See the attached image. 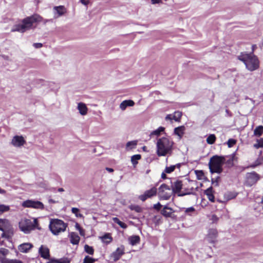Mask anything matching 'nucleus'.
Instances as JSON below:
<instances>
[{"label": "nucleus", "mask_w": 263, "mask_h": 263, "mask_svg": "<svg viewBox=\"0 0 263 263\" xmlns=\"http://www.w3.org/2000/svg\"><path fill=\"white\" fill-rule=\"evenodd\" d=\"M174 142L167 137H162L157 140L156 143L157 154L158 156H165L171 154L173 149Z\"/></svg>", "instance_id": "nucleus-1"}, {"label": "nucleus", "mask_w": 263, "mask_h": 263, "mask_svg": "<svg viewBox=\"0 0 263 263\" xmlns=\"http://www.w3.org/2000/svg\"><path fill=\"white\" fill-rule=\"evenodd\" d=\"M42 17L37 15L34 14L31 16L27 17L22 21V24L15 25L12 29V32H24L30 29L34 23L41 22Z\"/></svg>", "instance_id": "nucleus-2"}, {"label": "nucleus", "mask_w": 263, "mask_h": 263, "mask_svg": "<svg viewBox=\"0 0 263 263\" xmlns=\"http://www.w3.org/2000/svg\"><path fill=\"white\" fill-rule=\"evenodd\" d=\"M238 59L242 61L246 65V68L251 71L257 69L259 66V61L253 53H241Z\"/></svg>", "instance_id": "nucleus-3"}, {"label": "nucleus", "mask_w": 263, "mask_h": 263, "mask_svg": "<svg viewBox=\"0 0 263 263\" xmlns=\"http://www.w3.org/2000/svg\"><path fill=\"white\" fill-rule=\"evenodd\" d=\"M225 162V158L222 156L217 155L211 158L209 162L210 171L212 174H220L222 172V165Z\"/></svg>", "instance_id": "nucleus-4"}, {"label": "nucleus", "mask_w": 263, "mask_h": 263, "mask_svg": "<svg viewBox=\"0 0 263 263\" xmlns=\"http://www.w3.org/2000/svg\"><path fill=\"white\" fill-rule=\"evenodd\" d=\"M19 228L21 231L25 234L29 233L31 231L38 228L37 220L36 218H33V221L31 219L26 218L22 219L19 222Z\"/></svg>", "instance_id": "nucleus-5"}, {"label": "nucleus", "mask_w": 263, "mask_h": 263, "mask_svg": "<svg viewBox=\"0 0 263 263\" xmlns=\"http://www.w3.org/2000/svg\"><path fill=\"white\" fill-rule=\"evenodd\" d=\"M67 225L63 220L58 219H52L50 221L49 228L51 233L58 235L66 231Z\"/></svg>", "instance_id": "nucleus-6"}, {"label": "nucleus", "mask_w": 263, "mask_h": 263, "mask_svg": "<svg viewBox=\"0 0 263 263\" xmlns=\"http://www.w3.org/2000/svg\"><path fill=\"white\" fill-rule=\"evenodd\" d=\"M172 194L171 189L165 184H161L158 189V195L160 200H168Z\"/></svg>", "instance_id": "nucleus-7"}, {"label": "nucleus", "mask_w": 263, "mask_h": 263, "mask_svg": "<svg viewBox=\"0 0 263 263\" xmlns=\"http://www.w3.org/2000/svg\"><path fill=\"white\" fill-rule=\"evenodd\" d=\"M22 205L24 208H31L40 210H42L44 208V204L42 202L33 200H27L24 201L22 203Z\"/></svg>", "instance_id": "nucleus-8"}, {"label": "nucleus", "mask_w": 263, "mask_h": 263, "mask_svg": "<svg viewBox=\"0 0 263 263\" xmlns=\"http://www.w3.org/2000/svg\"><path fill=\"white\" fill-rule=\"evenodd\" d=\"M259 179V175L255 172L248 173L246 176V184L247 185L251 186L256 183Z\"/></svg>", "instance_id": "nucleus-9"}, {"label": "nucleus", "mask_w": 263, "mask_h": 263, "mask_svg": "<svg viewBox=\"0 0 263 263\" xmlns=\"http://www.w3.org/2000/svg\"><path fill=\"white\" fill-rule=\"evenodd\" d=\"M182 187V181L180 180H175L174 182H172V191L173 193L178 194V196H183L187 195L186 193H180Z\"/></svg>", "instance_id": "nucleus-10"}, {"label": "nucleus", "mask_w": 263, "mask_h": 263, "mask_svg": "<svg viewBox=\"0 0 263 263\" xmlns=\"http://www.w3.org/2000/svg\"><path fill=\"white\" fill-rule=\"evenodd\" d=\"M157 189L156 187H153L150 190L146 191L143 194L139 196V199L142 201H145L147 198H152L157 194Z\"/></svg>", "instance_id": "nucleus-11"}, {"label": "nucleus", "mask_w": 263, "mask_h": 263, "mask_svg": "<svg viewBox=\"0 0 263 263\" xmlns=\"http://www.w3.org/2000/svg\"><path fill=\"white\" fill-rule=\"evenodd\" d=\"M26 141L22 136H14L11 141V144L15 147H21L23 146Z\"/></svg>", "instance_id": "nucleus-12"}, {"label": "nucleus", "mask_w": 263, "mask_h": 263, "mask_svg": "<svg viewBox=\"0 0 263 263\" xmlns=\"http://www.w3.org/2000/svg\"><path fill=\"white\" fill-rule=\"evenodd\" d=\"M218 236V232L216 229H211L208 231L206 236L207 241L211 243H215Z\"/></svg>", "instance_id": "nucleus-13"}, {"label": "nucleus", "mask_w": 263, "mask_h": 263, "mask_svg": "<svg viewBox=\"0 0 263 263\" xmlns=\"http://www.w3.org/2000/svg\"><path fill=\"white\" fill-rule=\"evenodd\" d=\"M124 254V247L123 246L118 248L111 255L114 261L118 260L121 256Z\"/></svg>", "instance_id": "nucleus-14"}, {"label": "nucleus", "mask_w": 263, "mask_h": 263, "mask_svg": "<svg viewBox=\"0 0 263 263\" xmlns=\"http://www.w3.org/2000/svg\"><path fill=\"white\" fill-rule=\"evenodd\" d=\"M39 253L42 258L46 259H49V249L47 247L42 245L39 249Z\"/></svg>", "instance_id": "nucleus-15"}, {"label": "nucleus", "mask_w": 263, "mask_h": 263, "mask_svg": "<svg viewBox=\"0 0 263 263\" xmlns=\"http://www.w3.org/2000/svg\"><path fill=\"white\" fill-rule=\"evenodd\" d=\"M54 17L58 18L63 15L66 11L65 8L63 6H55L53 8Z\"/></svg>", "instance_id": "nucleus-16"}, {"label": "nucleus", "mask_w": 263, "mask_h": 263, "mask_svg": "<svg viewBox=\"0 0 263 263\" xmlns=\"http://www.w3.org/2000/svg\"><path fill=\"white\" fill-rule=\"evenodd\" d=\"M33 247V245L30 243H24L20 245L18 249L21 252L27 253L28 251L31 249Z\"/></svg>", "instance_id": "nucleus-17"}, {"label": "nucleus", "mask_w": 263, "mask_h": 263, "mask_svg": "<svg viewBox=\"0 0 263 263\" xmlns=\"http://www.w3.org/2000/svg\"><path fill=\"white\" fill-rule=\"evenodd\" d=\"M135 102L131 100H127L122 101L120 104V108L122 110H125L127 107L133 106Z\"/></svg>", "instance_id": "nucleus-18"}, {"label": "nucleus", "mask_w": 263, "mask_h": 263, "mask_svg": "<svg viewBox=\"0 0 263 263\" xmlns=\"http://www.w3.org/2000/svg\"><path fill=\"white\" fill-rule=\"evenodd\" d=\"M70 242L73 245H78L80 241V237L74 232H71L69 234Z\"/></svg>", "instance_id": "nucleus-19"}, {"label": "nucleus", "mask_w": 263, "mask_h": 263, "mask_svg": "<svg viewBox=\"0 0 263 263\" xmlns=\"http://www.w3.org/2000/svg\"><path fill=\"white\" fill-rule=\"evenodd\" d=\"M173 212L174 211L172 208L165 205L161 211V214L164 217H170Z\"/></svg>", "instance_id": "nucleus-20"}, {"label": "nucleus", "mask_w": 263, "mask_h": 263, "mask_svg": "<svg viewBox=\"0 0 263 263\" xmlns=\"http://www.w3.org/2000/svg\"><path fill=\"white\" fill-rule=\"evenodd\" d=\"M78 109L81 115H85L87 113V107L86 105L83 103H79L78 104Z\"/></svg>", "instance_id": "nucleus-21"}, {"label": "nucleus", "mask_w": 263, "mask_h": 263, "mask_svg": "<svg viewBox=\"0 0 263 263\" xmlns=\"http://www.w3.org/2000/svg\"><path fill=\"white\" fill-rule=\"evenodd\" d=\"M185 127L184 126H180L174 129V134L177 135L179 139H181L184 134Z\"/></svg>", "instance_id": "nucleus-22"}, {"label": "nucleus", "mask_w": 263, "mask_h": 263, "mask_svg": "<svg viewBox=\"0 0 263 263\" xmlns=\"http://www.w3.org/2000/svg\"><path fill=\"white\" fill-rule=\"evenodd\" d=\"M204 194L207 196L210 201L214 202L215 197L213 194V189L212 187H210L206 189L204 191Z\"/></svg>", "instance_id": "nucleus-23"}, {"label": "nucleus", "mask_w": 263, "mask_h": 263, "mask_svg": "<svg viewBox=\"0 0 263 263\" xmlns=\"http://www.w3.org/2000/svg\"><path fill=\"white\" fill-rule=\"evenodd\" d=\"M128 240L131 245L135 246L140 242V238L139 236L133 235L129 237Z\"/></svg>", "instance_id": "nucleus-24"}, {"label": "nucleus", "mask_w": 263, "mask_h": 263, "mask_svg": "<svg viewBox=\"0 0 263 263\" xmlns=\"http://www.w3.org/2000/svg\"><path fill=\"white\" fill-rule=\"evenodd\" d=\"M138 143L137 140L128 141L126 144V150L128 151L136 148Z\"/></svg>", "instance_id": "nucleus-25"}, {"label": "nucleus", "mask_w": 263, "mask_h": 263, "mask_svg": "<svg viewBox=\"0 0 263 263\" xmlns=\"http://www.w3.org/2000/svg\"><path fill=\"white\" fill-rule=\"evenodd\" d=\"M9 250L5 248H1L0 249V262H2V260L3 259H5L7 258L5 257L8 254Z\"/></svg>", "instance_id": "nucleus-26"}, {"label": "nucleus", "mask_w": 263, "mask_h": 263, "mask_svg": "<svg viewBox=\"0 0 263 263\" xmlns=\"http://www.w3.org/2000/svg\"><path fill=\"white\" fill-rule=\"evenodd\" d=\"M237 194L235 192H228L224 194V198L227 200H230L235 198Z\"/></svg>", "instance_id": "nucleus-27"}, {"label": "nucleus", "mask_w": 263, "mask_h": 263, "mask_svg": "<svg viewBox=\"0 0 263 263\" xmlns=\"http://www.w3.org/2000/svg\"><path fill=\"white\" fill-rule=\"evenodd\" d=\"M141 158V156L139 154L135 155L132 156L131 162L134 166H135L137 164L138 161L140 160Z\"/></svg>", "instance_id": "nucleus-28"}, {"label": "nucleus", "mask_w": 263, "mask_h": 263, "mask_svg": "<svg viewBox=\"0 0 263 263\" xmlns=\"http://www.w3.org/2000/svg\"><path fill=\"white\" fill-rule=\"evenodd\" d=\"M263 133V126L261 125L257 126L254 130V135L259 137Z\"/></svg>", "instance_id": "nucleus-29"}, {"label": "nucleus", "mask_w": 263, "mask_h": 263, "mask_svg": "<svg viewBox=\"0 0 263 263\" xmlns=\"http://www.w3.org/2000/svg\"><path fill=\"white\" fill-rule=\"evenodd\" d=\"M165 128L162 126L159 127L157 129H156L155 130H153L151 133V136L153 135H156V136H159L161 133L163 132L164 131Z\"/></svg>", "instance_id": "nucleus-30"}, {"label": "nucleus", "mask_w": 263, "mask_h": 263, "mask_svg": "<svg viewBox=\"0 0 263 263\" xmlns=\"http://www.w3.org/2000/svg\"><path fill=\"white\" fill-rule=\"evenodd\" d=\"M102 239L106 244L109 243L112 241V238L109 234H106L102 236Z\"/></svg>", "instance_id": "nucleus-31"}, {"label": "nucleus", "mask_w": 263, "mask_h": 263, "mask_svg": "<svg viewBox=\"0 0 263 263\" xmlns=\"http://www.w3.org/2000/svg\"><path fill=\"white\" fill-rule=\"evenodd\" d=\"M176 166H177L178 167H179L180 164H177V165H171L170 166L166 167L165 169L164 170L165 173L170 174V173L173 172L175 170Z\"/></svg>", "instance_id": "nucleus-32"}, {"label": "nucleus", "mask_w": 263, "mask_h": 263, "mask_svg": "<svg viewBox=\"0 0 263 263\" xmlns=\"http://www.w3.org/2000/svg\"><path fill=\"white\" fill-rule=\"evenodd\" d=\"M216 140V137L214 134L210 135L206 138V142L209 144H213Z\"/></svg>", "instance_id": "nucleus-33"}, {"label": "nucleus", "mask_w": 263, "mask_h": 263, "mask_svg": "<svg viewBox=\"0 0 263 263\" xmlns=\"http://www.w3.org/2000/svg\"><path fill=\"white\" fill-rule=\"evenodd\" d=\"M1 263H22V261L17 259H10L6 258L2 260Z\"/></svg>", "instance_id": "nucleus-34"}, {"label": "nucleus", "mask_w": 263, "mask_h": 263, "mask_svg": "<svg viewBox=\"0 0 263 263\" xmlns=\"http://www.w3.org/2000/svg\"><path fill=\"white\" fill-rule=\"evenodd\" d=\"M84 250L87 253L90 255H92L94 252L93 248L88 246V245H85L84 246Z\"/></svg>", "instance_id": "nucleus-35"}, {"label": "nucleus", "mask_w": 263, "mask_h": 263, "mask_svg": "<svg viewBox=\"0 0 263 263\" xmlns=\"http://www.w3.org/2000/svg\"><path fill=\"white\" fill-rule=\"evenodd\" d=\"M182 116V112L179 111H175L173 115V120L176 121H178Z\"/></svg>", "instance_id": "nucleus-36"}, {"label": "nucleus", "mask_w": 263, "mask_h": 263, "mask_svg": "<svg viewBox=\"0 0 263 263\" xmlns=\"http://www.w3.org/2000/svg\"><path fill=\"white\" fill-rule=\"evenodd\" d=\"M10 210V207L8 205L5 204H0V213L7 212Z\"/></svg>", "instance_id": "nucleus-37"}, {"label": "nucleus", "mask_w": 263, "mask_h": 263, "mask_svg": "<svg viewBox=\"0 0 263 263\" xmlns=\"http://www.w3.org/2000/svg\"><path fill=\"white\" fill-rule=\"evenodd\" d=\"M71 212L73 214H75V215L77 217H82L83 215L81 213H80L79 210L77 208H72L71 209Z\"/></svg>", "instance_id": "nucleus-38"}, {"label": "nucleus", "mask_w": 263, "mask_h": 263, "mask_svg": "<svg viewBox=\"0 0 263 263\" xmlns=\"http://www.w3.org/2000/svg\"><path fill=\"white\" fill-rule=\"evenodd\" d=\"M95 261V259L86 256L83 260V263H94Z\"/></svg>", "instance_id": "nucleus-39"}, {"label": "nucleus", "mask_w": 263, "mask_h": 263, "mask_svg": "<svg viewBox=\"0 0 263 263\" xmlns=\"http://www.w3.org/2000/svg\"><path fill=\"white\" fill-rule=\"evenodd\" d=\"M195 211V208L192 206L185 209L184 212L186 214H188L190 216H191L192 215V213H194Z\"/></svg>", "instance_id": "nucleus-40"}, {"label": "nucleus", "mask_w": 263, "mask_h": 263, "mask_svg": "<svg viewBox=\"0 0 263 263\" xmlns=\"http://www.w3.org/2000/svg\"><path fill=\"white\" fill-rule=\"evenodd\" d=\"M254 147L258 148L263 147V140L260 139L257 140V143L254 144Z\"/></svg>", "instance_id": "nucleus-41"}, {"label": "nucleus", "mask_w": 263, "mask_h": 263, "mask_svg": "<svg viewBox=\"0 0 263 263\" xmlns=\"http://www.w3.org/2000/svg\"><path fill=\"white\" fill-rule=\"evenodd\" d=\"M236 143V140L234 139H230L227 142V145L229 147H233Z\"/></svg>", "instance_id": "nucleus-42"}, {"label": "nucleus", "mask_w": 263, "mask_h": 263, "mask_svg": "<svg viewBox=\"0 0 263 263\" xmlns=\"http://www.w3.org/2000/svg\"><path fill=\"white\" fill-rule=\"evenodd\" d=\"M196 174L197 175L198 179H201L203 176V173L202 171H196Z\"/></svg>", "instance_id": "nucleus-43"}, {"label": "nucleus", "mask_w": 263, "mask_h": 263, "mask_svg": "<svg viewBox=\"0 0 263 263\" xmlns=\"http://www.w3.org/2000/svg\"><path fill=\"white\" fill-rule=\"evenodd\" d=\"M112 220L114 222L117 223L120 227L122 225L123 222L120 221L117 217L112 218Z\"/></svg>", "instance_id": "nucleus-44"}, {"label": "nucleus", "mask_w": 263, "mask_h": 263, "mask_svg": "<svg viewBox=\"0 0 263 263\" xmlns=\"http://www.w3.org/2000/svg\"><path fill=\"white\" fill-rule=\"evenodd\" d=\"M52 261H53V262H54V263H69V261H66V260L61 261V260L56 259H52Z\"/></svg>", "instance_id": "nucleus-45"}, {"label": "nucleus", "mask_w": 263, "mask_h": 263, "mask_svg": "<svg viewBox=\"0 0 263 263\" xmlns=\"http://www.w3.org/2000/svg\"><path fill=\"white\" fill-rule=\"evenodd\" d=\"M161 206L162 205L159 202H158L157 203L154 205V208L158 211L160 210Z\"/></svg>", "instance_id": "nucleus-46"}, {"label": "nucleus", "mask_w": 263, "mask_h": 263, "mask_svg": "<svg viewBox=\"0 0 263 263\" xmlns=\"http://www.w3.org/2000/svg\"><path fill=\"white\" fill-rule=\"evenodd\" d=\"M5 222L6 221L4 220L0 219V230L3 232L4 231V228H3V226L5 223Z\"/></svg>", "instance_id": "nucleus-47"}, {"label": "nucleus", "mask_w": 263, "mask_h": 263, "mask_svg": "<svg viewBox=\"0 0 263 263\" xmlns=\"http://www.w3.org/2000/svg\"><path fill=\"white\" fill-rule=\"evenodd\" d=\"M33 46L35 48H40L43 46V45L42 43H34L33 44Z\"/></svg>", "instance_id": "nucleus-48"}, {"label": "nucleus", "mask_w": 263, "mask_h": 263, "mask_svg": "<svg viewBox=\"0 0 263 263\" xmlns=\"http://www.w3.org/2000/svg\"><path fill=\"white\" fill-rule=\"evenodd\" d=\"M166 120H173V115H167L165 117Z\"/></svg>", "instance_id": "nucleus-49"}, {"label": "nucleus", "mask_w": 263, "mask_h": 263, "mask_svg": "<svg viewBox=\"0 0 263 263\" xmlns=\"http://www.w3.org/2000/svg\"><path fill=\"white\" fill-rule=\"evenodd\" d=\"M161 2V0H151V3L152 4H159Z\"/></svg>", "instance_id": "nucleus-50"}, {"label": "nucleus", "mask_w": 263, "mask_h": 263, "mask_svg": "<svg viewBox=\"0 0 263 263\" xmlns=\"http://www.w3.org/2000/svg\"><path fill=\"white\" fill-rule=\"evenodd\" d=\"M219 178V177H217V178L215 181H214L213 179H212V184H214V185L217 186L218 185V182L217 180Z\"/></svg>", "instance_id": "nucleus-51"}, {"label": "nucleus", "mask_w": 263, "mask_h": 263, "mask_svg": "<svg viewBox=\"0 0 263 263\" xmlns=\"http://www.w3.org/2000/svg\"><path fill=\"white\" fill-rule=\"evenodd\" d=\"M80 2L82 4L85 6L87 5L89 3L88 0H80Z\"/></svg>", "instance_id": "nucleus-52"}, {"label": "nucleus", "mask_w": 263, "mask_h": 263, "mask_svg": "<svg viewBox=\"0 0 263 263\" xmlns=\"http://www.w3.org/2000/svg\"><path fill=\"white\" fill-rule=\"evenodd\" d=\"M79 231L81 236H84L85 235V231L82 228H81Z\"/></svg>", "instance_id": "nucleus-53"}, {"label": "nucleus", "mask_w": 263, "mask_h": 263, "mask_svg": "<svg viewBox=\"0 0 263 263\" xmlns=\"http://www.w3.org/2000/svg\"><path fill=\"white\" fill-rule=\"evenodd\" d=\"M75 228L78 231L80 230V229H81V227H80V224L78 223H76Z\"/></svg>", "instance_id": "nucleus-54"}, {"label": "nucleus", "mask_w": 263, "mask_h": 263, "mask_svg": "<svg viewBox=\"0 0 263 263\" xmlns=\"http://www.w3.org/2000/svg\"><path fill=\"white\" fill-rule=\"evenodd\" d=\"M6 191L5 190L0 188V194H1L4 195L6 194Z\"/></svg>", "instance_id": "nucleus-55"}, {"label": "nucleus", "mask_w": 263, "mask_h": 263, "mask_svg": "<svg viewBox=\"0 0 263 263\" xmlns=\"http://www.w3.org/2000/svg\"><path fill=\"white\" fill-rule=\"evenodd\" d=\"M166 173H165V171L162 173L161 174V178L162 179H165L166 178V176L165 174Z\"/></svg>", "instance_id": "nucleus-56"}, {"label": "nucleus", "mask_w": 263, "mask_h": 263, "mask_svg": "<svg viewBox=\"0 0 263 263\" xmlns=\"http://www.w3.org/2000/svg\"><path fill=\"white\" fill-rule=\"evenodd\" d=\"M123 229H126L127 227V226L125 223L123 222L121 227Z\"/></svg>", "instance_id": "nucleus-57"}, {"label": "nucleus", "mask_w": 263, "mask_h": 263, "mask_svg": "<svg viewBox=\"0 0 263 263\" xmlns=\"http://www.w3.org/2000/svg\"><path fill=\"white\" fill-rule=\"evenodd\" d=\"M106 170L108 172H110V173H112L114 172V170L111 168H109V167H106Z\"/></svg>", "instance_id": "nucleus-58"}, {"label": "nucleus", "mask_w": 263, "mask_h": 263, "mask_svg": "<svg viewBox=\"0 0 263 263\" xmlns=\"http://www.w3.org/2000/svg\"><path fill=\"white\" fill-rule=\"evenodd\" d=\"M257 48V46L256 45H253L252 46V51H254V50H255V49H256Z\"/></svg>", "instance_id": "nucleus-59"}, {"label": "nucleus", "mask_w": 263, "mask_h": 263, "mask_svg": "<svg viewBox=\"0 0 263 263\" xmlns=\"http://www.w3.org/2000/svg\"><path fill=\"white\" fill-rule=\"evenodd\" d=\"M58 191L60 192H64V190L63 188H59Z\"/></svg>", "instance_id": "nucleus-60"}, {"label": "nucleus", "mask_w": 263, "mask_h": 263, "mask_svg": "<svg viewBox=\"0 0 263 263\" xmlns=\"http://www.w3.org/2000/svg\"><path fill=\"white\" fill-rule=\"evenodd\" d=\"M49 202H50V203H55V201L53 200L50 199L49 200Z\"/></svg>", "instance_id": "nucleus-61"}, {"label": "nucleus", "mask_w": 263, "mask_h": 263, "mask_svg": "<svg viewBox=\"0 0 263 263\" xmlns=\"http://www.w3.org/2000/svg\"><path fill=\"white\" fill-rule=\"evenodd\" d=\"M47 263H54V262H53V261H52V260L51 259L49 262H48Z\"/></svg>", "instance_id": "nucleus-62"}, {"label": "nucleus", "mask_w": 263, "mask_h": 263, "mask_svg": "<svg viewBox=\"0 0 263 263\" xmlns=\"http://www.w3.org/2000/svg\"><path fill=\"white\" fill-rule=\"evenodd\" d=\"M142 148H143V149L144 151H145V149H146V147L144 146H143V147H142Z\"/></svg>", "instance_id": "nucleus-63"}, {"label": "nucleus", "mask_w": 263, "mask_h": 263, "mask_svg": "<svg viewBox=\"0 0 263 263\" xmlns=\"http://www.w3.org/2000/svg\"><path fill=\"white\" fill-rule=\"evenodd\" d=\"M261 203H263V196H262V200H261ZM262 209H263V206H262Z\"/></svg>", "instance_id": "nucleus-64"}]
</instances>
